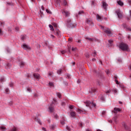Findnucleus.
I'll return each instance as SVG.
<instances>
[{"mask_svg":"<svg viewBox=\"0 0 131 131\" xmlns=\"http://www.w3.org/2000/svg\"><path fill=\"white\" fill-rule=\"evenodd\" d=\"M100 28L101 29H103L105 33H106V34L108 36H112L113 35L112 32L111 31V30H110V29L107 28L105 29H104V27L103 26H101Z\"/></svg>","mask_w":131,"mask_h":131,"instance_id":"f257e3e1","label":"nucleus"},{"mask_svg":"<svg viewBox=\"0 0 131 131\" xmlns=\"http://www.w3.org/2000/svg\"><path fill=\"white\" fill-rule=\"evenodd\" d=\"M84 103L86 107H90V108H95L96 106H97V104L94 102L86 101Z\"/></svg>","mask_w":131,"mask_h":131,"instance_id":"f03ea898","label":"nucleus"},{"mask_svg":"<svg viewBox=\"0 0 131 131\" xmlns=\"http://www.w3.org/2000/svg\"><path fill=\"white\" fill-rule=\"evenodd\" d=\"M119 48L122 50V51H128V46L127 45L121 43L119 46Z\"/></svg>","mask_w":131,"mask_h":131,"instance_id":"7ed1b4c3","label":"nucleus"},{"mask_svg":"<svg viewBox=\"0 0 131 131\" xmlns=\"http://www.w3.org/2000/svg\"><path fill=\"white\" fill-rule=\"evenodd\" d=\"M53 101L54 102H52V104H50V105L49 106V109L50 111V112H53L54 111V103H56V102H57V100H56V99H53Z\"/></svg>","mask_w":131,"mask_h":131,"instance_id":"20e7f679","label":"nucleus"},{"mask_svg":"<svg viewBox=\"0 0 131 131\" xmlns=\"http://www.w3.org/2000/svg\"><path fill=\"white\" fill-rule=\"evenodd\" d=\"M67 25L68 27H71L72 28H73L76 26V25L73 24L71 23V19H69L67 20Z\"/></svg>","mask_w":131,"mask_h":131,"instance_id":"39448f33","label":"nucleus"},{"mask_svg":"<svg viewBox=\"0 0 131 131\" xmlns=\"http://www.w3.org/2000/svg\"><path fill=\"white\" fill-rule=\"evenodd\" d=\"M116 13L119 19H121V18H122V13H121V11L120 10H117L116 11Z\"/></svg>","mask_w":131,"mask_h":131,"instance_id":"423d86ee","label":"nucleus"},{"mask_svg":"<svg viewBox=\"0 0 131 131\" xmlns=\"http://www.w3.org/2000/svg\"><path fill=\"white\" fill-rule=\"evenodd\" d=\"M85 22L86 23H87V24H89V25H91V26H93L94 25V24L93 23V21H92V19L91 18L86 19Z\"/></svg>","mask_w":131,"mask_h":131,"instance_id":"0eeeda50","label":"nucleus"},{"mask_svg":"<svg viewBox=\"0 0 131 131\" xmlns=\"http://www.w3.org/2000/svg\"><path fill=\"white\" fill-rule=\"evenodd\" d=\"M122 26L124 28V29H126L128 31H131V28L128 27L126 24H123Z\"/></svg>","mask_w":131,"mask_h":131,"instance_id":"6e6552de","label":"nucleus"},{"mask_svg":"<svg viewBox=\"0 0 131 131\" xmlns=\"http://www.w3.org/2000/svg\"><path fill=\"white\" fill-rule=\"evenodd\" d=\"M22 48H24L25 50H30V47L29 46L24 43L21 46Z\"/></svg>","mask_w":131,"mask_h":131,"instance_id":"1a4fd4ad","label":"nucleus"},{"mask_svg":"<svg viewBox=\"0 0 131 131\" xmlns=\"http://www.w3.org/2000/svg\"><path fill=\"white\" fill-rule=\"evenodd\" d=\"M107 7H108V4L106 3L104 1L102 2V8L105 10H107Z\"/></svg>","mask_w":131,"mask_h":131,"instance_id":"9d476101","label":"nucleus"},{"mask_svg":"<svg viewBox=\"0 0 131 131\" xmlns=\"http://www.w3.org/2000/svg\"><path fill=\"white\" fill-rule=\"evenodd\" d=\"M33 76L35 78H36V79H39V78H40V76L39 75V74L37 73H34L33 74Z\"/></svg>","mask_w":131,"mask_h":131,"instance_id":"9b49d317","label":"nucleus"},{"mask_svg":"<svg viewBox=\"0 0 131 131\" xmlns=\"http://www.w3.org/2000/svg\"><path fill=\"white\" fill-rule=\"evenodd\" d=\"M99 100H101L102 102L105 101V98L104 97V95H100L98 97Z\"/></svg>","mask_w":131,"mask_h":131,"instance_id":"f8f14e48","label":"nucleus"},{"mask_svg":"<svg viewBox=\"0 0 131 131\" xmlns=\"http://www.w3.org/2000/svg\"><path fill=\"white\" fill-rule=\"evenodd\" d=\"M120 112V109L118 108H114V113H115V114H116V113H117V112Z\"/></svg>","mask_w":131,"mask_h":131,"instance_id":"ddd939ff","label":"nucleus"},{"mask_svg":"<svg viewBox=\"0 0 131 131\" xmlns=\"http://www.w3.org/2000/svg\"><path fill=\"white\" fill-rule=\"evenodd\" d=\"M34 120H35V121H36L37 122H38V123H39V124L41 125V122L40 121V119H39L36 117H35Z\"/></svg>","mask_w":131,"mask_h":131,"instance_id":"4468645a","label":"nucleus"},{"mask_svg":"<svg viewBox=\"0 0 131 131\" xmlns=\"http://www.w3.org/2000/svg\"><path fill=\"white\" fill-rule=\"evenodd\" d=\"M56 4L58 7H61V4H62V0H57Z\"/></svg>","mask_w":131,"mask_h":131,"instance_id":"2eb2a0df","label":"nucleus"},{"mask_svg":"<svg viewBox=\"0 0 131 131\" xmlns=\"http://www.w3.org/2000/svg\"><path fill=\"white\" fill-rule=\"evenodd\" d=\"M70 115L71 117H75V116H76V113L74 112H71L70 113Z\"/></svg>","mask_w":131,"mask_h":131,"instance_id":"dca6fc26","label":"nucleus"},{"mask_svg":"<svg viewBox=\"0 0 131 131\" xmlns=\"http://www.w3.org/2000/svg\"><path fill=\"white\" fill-rule=\"evenodd\" d=\"M96 89L95 88H92L90 91V94H93V93H96Z\"/></svg>","mask_w":131,"mask_h":131,"instance_id":"f3484780","label":"nucleus"},{"mask_svg":"<svg viewBox=\"0 0 131 131\" xmlns=\"http://www.w3.org/2000/svg\"><path fill=\"white\" fill-rule=\"evenodd\" d=\"M7 129L5 126H0V130L5 131Z\"/></svg>","mask_w":131,"mask_h":131,"instance_id":"a211bd4d","label":"nucleus"},{"mask_svg":"<svg viewBox=\"0 0 131 131\" xmlns=\"http://www.w3.org/2000/svg\"><path fill=\"white\" fill-rule=\"evenodd\" d=\"M118 5L119 6H121V7H122L123 6V2H122L121 1H119L117 2Z\"/></svg>","mask_w":131,"mask_h":131,"instance_id":"6ab92c4d","label":"nucleus"},{"mask_svg":"<svg viewBox=\"0 0 131 131\" xmlns=\"http://www.w3.org/2000/svg\"><path fill=\"white\" fill-rule=\"evenodd\" d=\"M56 35H57V36H60V31L59 30V29H56Z\"/></svg>","mask_w":131,"mask_h":131,"instance_id":"aec40b11","label":"nucleus"},{"mask_svg":"<svg viewBox=\"0 0 131 131\" xmlns=\"http://www.w3.org/2000/svg\"><path fill=\"white\" fill-rule=\"evenodd\" d=\"M85 39H88V40H89V41H94V40H95V39L94 38L86 37Z\"/></svg>","mask_w":131,"mask_h":131,"instance_id":"412c9836","label":"nucleus"},{"mask_svg":"<svg viewBox=\"0 0 131 131\" xmlns=\"http://www.w3.org/2000/svg\"><path fill=\"white\" fill-rule=\"evenodd\" d=\"M96 17H97V19L98 21H101L102 20V17H101V16H100V15H99L98 14L97 15Z\"/></svg>","mask_w":131,"mask_h":131,"instance_id":"4be33fe9","label":"nucleus"},{"mask_svg":"<svg viewBox=\"0 0 131 131\" xmlns=\"http://www.w3.org/2000/svg\"><path fill=\"white\" fill-rule=\"evenodd\" d=\"M49 27L50 28V30H51V31H54L55 30V29H54V27H53V26H52V25H49Z\"/></svg>","mask_w":131,"mask_h":131,"instance_id":"5701e85b","label":"nucleus"},{"mask_svg":"<svg viewBox=\"0 0 131 131\" xmlns=\"http://www.w3.org/2000/svg\"><path fill=\"white\" fill-rule=\"evenodd\" d=\"M20 67H24V65H25V63L23 61H20L19 63Z\"/></svg>","mask_w":131,"mask_h":131,"instance_id":"b1692460","label":"nucleus"},{"mask_svg":"<svg viewBox=\"0 0 131 131\" xmlns=\"http://www.w3.org/2000/svg\"><path fill=\"white\" fill-rule=\"evenodd\" d=\"M9 131H18V129H17V128H16V127H13Z\"/></svg>","mask_w":131,"mask_h":131,"instance_id":"393cba45","label":"nucleus"},{"mask_svg":"<svg viewBox=\"0 0 131 131\" xmlns=\"http://www.w3.org/2000/svg\"><path fill=\"white\" fill-rule=\"evenodd\" d=\"M11 66H12V64H11L10 63H8L6 65V68H7V69H10V68H11Z\"/></svg>","mask_w":131,"mask_h":131,"instance_id":"a878e982","label":"nucleus"},{"mask_svg":"<svg viewBox=\"0 0 131 131\" xmlns=\"http://www.w3.org/2000/svg\"><path fill=\"white\" fill-rule=\"evenodd\" d=\"M69 15H70V13H69L68 11H67L65 14L66 17H69Z\"/></svg>","mask_w":131,"mask_h":131,"instance_id":"bb28decb","label":"nucleus"},{"mask_svg":"<svg viewBox=\"0 0 131 131\" xmlns=\"http://www.w3.org/2000/svg\"><path fill=\"white\" fill-rule=\"evenodd\" d=\"M122 125L125 127V129H127V126H126V124L125 123H123Z\"/></svg>","mask_w":131,"mask_h":131,"instance_id":"cd10ccee","label":"nucleus"},{"mask_svg":"<svg viewBox=\"0 0 131 131\" xmlns=\"http://www.w3.org/2000/svg\"><path fill=\"white\" fill-rule=\"evenodd\" d=\"M113 120L115 123H117V117H115L113 119Z\"/></svg>","mask_w":131,"mask_h":131,"instance_id":"c85d7f7f","label":"nucleus"},{"mask_svg":"<svg viewBox=\"0 0 131 131\" xmlns=\"http://www.w3.org/2000/svg\"><path fill=\"white\" fill-rule=\"evenodd\" d=\"M76 112H78V113H81L82 112V111L79 108H78L76 110Z\"/></svg>","mask_w":131,"mask_h":131,"instance_id":"c756f323","label":"nucleus"},{"mask_svg":"<svg viewBox=\"0 0 131 131\" xmlns=\"http://www.w3.org/2000/svg\"><path fill=\"white\" fill-rule=\"evenodd\" d=\"M60 123L61 124H65V119H63L62 120L60 121Z\"/></svg>","mask_w":131,"mask_h":131,"instance_id":"7c9ffc66","label":"nucleus"},{"mask_svg":"<svg viewBox=\"0 0 131 131\" xmlns=\"http://www.w3.org/2000/svg\"><path fill=\"white\" fill-rule=\"evenodd\" d=\"M62 69L58 70L57 71V73L58 74H62Z\"/></svg>","mask_w":131,"mask_h":131,"instance_id":"2f4dec72","label":"nucleus"},{"mask_svg":"<svg viewBox=\"0 0 131 131\" xmlns=\"http://www.w3.org/2000/svg\"><path fill=\"white\" fill-rule=\"evenodd\" d=\"M61 53L62 55H64V54H66V53H67V51L66 50H62L61 51Z\"/></svg>","mask_w":131,"mask_h":131,"instance_id":"473e14b6","label":"nucleus"},{"mask_svg":"<svg viewBox=\"0 0 131 131\" xmlns=\"http://www.w3.org/2000/svg\"><path fill=\"white\" fill-rule=\"evenodd\" d=\"M92 57H96L97 56V52H95L93 54H92Z\"/></svg>","mask_w":131,"mask_h":131,"instance_id":"72a5a7b5","label":"nucleus"},{"mask_svg":"<svg viewBox=\"0 0 131 131\" xmlns=\"http://www.w3.org/2000/svg\"><path fill=\"white\" fill-rule=\"evenodd\" d=\"M112 42H113V40H108V43H110V47H111V46H112Z\"/></svg>","mask_w":131,"mask_h":131,"instance_id":"f704fd0d","label":"nucleus"},{"mask_svg":"<svg viewBox=\"0 0 131 131\" xmlns=\"http://www.w3.org/2000/svg\"><path fill=\"white\" fill-rule=\"evenodd\" d=\"M56 95L57 96V97H58V98H61V94H60L59 93H56Z\"/></svg>","mask_w":131,"mask_h":131,"instance_id":"c9c22d12","label":"nucleus"},{"mask_svg":"<svg viewBox=\"0 0 131 131\" xmlns=\"http://www.w3.org/2000/svg\"><path fill=\"white\" fill-rule=\"evenodd\" d=\"M52 25L54 26V27H55V28H57V24L55 23H52Z\"/></svg>","mask_w":131,"mask_h":131,"instance_id":"e433bc0d","label":"nucleus"},{"mask_svg":"<svg viewBox=\"0 0 131 131\" xmlns=\"http://www.w3.org/2000/svg\"><path fill=\"white\" fill-rule=\"evenodd\" d=\"M94 73L95 74H96V75H98V74H99V72H97V70H94Z\"/></svg>","mask_w":131,"mask_h":131,"instance_id":"4c0bfd02","label":"nucleus"},{"mask_svg":"<svg viewBox=\"0 0 131 131\" xmlns=\"http://www.w3.org/2000/svg\"><path fill=\"white\" fill-rule=\"evenodd\" d=\"M9 86H10V88H13V86H14V84L12 82L10 83Z\"/></svg>","mask_w":131,"mask_h":131,"instance_id":"58836bf2","label":"nucleus"},{"mask_svg":"<svg viewBox=\"0 0 131 131\" xmlns=\"http://www.w3.org/2000/svg\"><path fill=\"white\" fill-rule=\"evenodd\" d=\"M49 84L50 86H54V83H53V82H50Z\"/></svg>","mask_w":131,"mask_h":131,"instance_id":"ea45409f","label":"nucleus"},{"mask_svg":"<svg viewBox=\"0 0 131 131\" xmlns=\"http://www.w3.org/2000/svg\"><path fill=\"white\" fill-rule=\"evenodd\" d=\"M50 128H51V129H54V128H55V125H52L51 126H50Z\"/></svg>","mask_w":131,"mask_h":131,"instance_id":"a19ab883","label":"nucleus"},{"mask_svg":"<svg viewBox=\"0 0 131 131\" xmlns=\"http://www.w3.org/2000/svg\"><path fill=\"white\" fill-rule=\"evenodd\" d=\"M40 17H42V15H43V12L40 10Z\"/></svg>","mask_w":131,"mask_h":131,"instance_id":"79ce46f5","label":"nucleus"},{"mask_svg":"<svg viewBox=\"0 0 131 131\" xmlns=\"http://www.w3.org/2000/svg\"><path fill=\"white\" fill-rule=\"evenodd\" d=\"M106 94H110L111 93V90H108L105 92Z\"/></svg>","mask_w":131,"mask_h":131,"instance_id":"37998d69","label":"nucleus"},{"mask_svg":"<svg viewBox=\"0 0 131 131\" xmlns=\"http://www.w3.org/2000/svg\"><path fill=\"white\" fill-rule=\"evenodd\" d=\"M63 5L67 6V2L65 0L63 1Z\"/></svg>","mask_w":131,"mask_h":131,"instance_id":"c03bdc74","label":"nucleus"},{"mask_svg":"<svg viewBox=\"0 0 131 131\" xmlns=\"http://www.w3.org/2000/svg\"><path fill=\"white\" fill-rule=\"evenodd\" d=\"M69 108L70 109H73V108H74V106L72 105H70Z\"/></svg>","mask_w":131,"mask_h":131,"instance_id":"a18cd8bd","label":"nucleus"},{"mask_svg":"<svg viewBox=\"0 0 131 131\" xmlns=\"http://www.w3.org/2000/svg\"><path fill=\"white\" fill-rule=\"evenodd\" d=\"M21 40H24V39H25V38H26V37H25V36H21Z\"/></svg>","mask_w":131,"mask_h":131,"instance_id":"49530a36","label":"nucleus"},{"mask_svg":"<svg viewBox=\"0 0 131 131\" xmlns=\"http://www.w3.org/2000/svg\"><path fill=\"white\" fill-rule=\"evenodd\" d=\"M46 12H47V13H48V14H52V12H51V11H50L48 9L46 10Z\"/></svg>","mask_w":131,"mask_h":131,"instance_id":"de8ad7c7","label":"nucleus"},{"mask_svg":"<svg viewBox=\"0 0 131 131\" xmlns=\"http://www.w3.org/2000/svg\"><path fill=\"white\" fill-rule=\"evenodd\" d=\"M113 92L114 93V94H116L117 93V90L116 89H114Z\"/></svg>","mask_w":131,"mask_h":131,"instance_id":"09e8293b","label":"nucleus"},{"mask_svg":"<svg viewBox=\"0 0 131 131\" xmlns=\"http://www.w3.org/2000/svg\"><path fill=\"white\" fill-rule=\"evenodd\" d=\"M81 14H83V11H79L78 12V15H81Z\"/></svg>","mask_w":131,"mask_h":131,"instance_id":"8fccbe9b","label":"nucleus"},{"mask_svg":"<svg viewBox=\"0 0 131 131\" xmlns=\"http://www.w3.org/2000/svg\"><path fill=\"white\" fill-rule=\"evenodd\" d=\"M6 51H7V53H10V52H11V50L9 48H7Z\"/></svg>","mask_w":131,"mask_h":131,"instance_id":"3c124183","label":"nucleus"},{"mask_svg":"<svg viewBox=\"0 0 131 131\" xmlns=\"http://www.w3.org/2000/svg\"><path fill=\"white\" fill-rule=\"evenodd\" d=\"M77 42H78V43H80V45H81V40H78L77 41Z\"/></svg>","mask_w":131,"mask_h":131,"instance_id":"603ef678","label":"nucleus"},{"mask_svg":"<svg viewBox=\"0 0 131 131\" xmlns=\"http://www.w3.org/2000/svg\"><path fill=\"white\" fill-rule=\"evenodd\" d=\"M117 61L119 63H120V62H121V59L118 58V59H117Z\"/></svg>","mask_w":131,"mask_h":131,"instance_id":"864d4df0","label":"nucleus"},{"mask_svg":"<svg viewBox=\"0 0 131 131\" xmlns=\"http://www.w3.org/2000/svg\"><path fill=\"white\" fill-rule=\"evenodd\" d=\"M85 57H86V58H90V54H86L85 55Z\"/></svg>","mask_w":131,"mask_h":131,"instance_id":"5fc2aeb1","label":"nucleus"},{"mask_svg":"<svg viewBox=\"0 0 131 131\" xmlns=\"http://www.w3.org/2000/svg\"><path fill=\"white\" fill-rule=\"evenodd\" d=\"M105 72L107 75L110 73V71L109 70L106 71Z\"/></svg>","mask_w":131,"mask_h":131,"instance_id":"6e6d98bb","label":"nucleus"},{"mask_svg":"<svg viewBox=\"0 0 131 131\" xmlns=\"http://www.w3.org/2000/svg\"><path fill=\"white\" fill-rule=\"evenodd\" d=\"M4 79H5V78L4 77H2L1 79V82H3V81H4Z\"/></svg>","mask_w":131,"mask_h":131,"instance_id":"4d7b16f0","label":"nucleus"},{"mask_svg":"<svg viewBox=\"0 0 131 131\" xmlns=\"http://www.w3.org/2000/svg\"><path fill=\"white\" fill-rule=\"evenodd\" d=\"M67 129H68V130H69V131H70V127L67 126Z\"/></svg>","mask_w":131,"mask_h":131,"instance_id":"13d9d810","label":"nucleus"},{"mask_svg":"<svg viewBox=\"0 0 131 131\" xmlns=\"http://www.w3.org/2000/svg\"><path fill=\"white\" fill-rule=\"evenodd\" d=\"M66 75H67V78H68V79L70 78V75L67 74Z\"/></svg>","mask_w":131,"mask_h":131,"instance_id":"bf43d9fd","label":"nucleus"},{"mask_svg":"<svg viewBox=\"0 0 131 131\" xmlns=\"http://www.w3.org/2000/svg\"><path fill=\"white\" fill-rule=\"evenodd\" d=\"M67 12V11H65V10H63L62 11V14H66Z\"/></svg>","mask_w":131,"mask_h":131,"instance_id":"052dcab7","label":"nucleus"},{"mask_svg":"<svg viewBox=\"0 0 131 131\" xmlns=\"http://www.w3.org/2000/svg\"><path fill=\"white\" fill-rule=\"evenodd\" d=\"M54 117H55V118H56V119H58V115H54Z\"/></svg>","mask_w":131,"mask_h":131,"instance_id":"680f3d73","label":"nucleus"},{"mask_svg":"<svg viewBox=\"0 0 131 131\" xmlns=\"http://www.w3.org/2000/svg\"><path fill=\"white\" fill-rule=\"evenodd\" d=\"M53 74V72H50L49 73V76H52V75Z\"/></svg>","mask_w":131,"mask_h":131,"instance_id":"e2e57ef3","label":"nucleus"},{"mask_svg":"<svg viewBox=\"0 0 131 131\" xmlns=\"http://www.w3.org/2000/svg\"><path fill=\"white\" fill-rule=\"evenodd\" d=\"M9 91H10V90H9V89H6V92L7 93H9Z\"/></svg>","mask_w":131,"mask_h":131,"instance_id":"0e129e2a","label":"nucleus"},{"mask_svg":"<svg viewBox=\"0 0 131 131\" xmlns=\"http://www.w3.org/2000/svg\"><path fill=\"white\" fill-rule=\"evenodd\" d=\"M92 61H93V62H95V61H96V59L93 58H92Z\"/></svg>","mask_w":131,"mask_h":131,"instance_id":"69168bd1","label":"nucleus"},{"mask_svg":"<svg viewBox=\"0 0 131 131\" xmlns=\"http://www.w3.org/2000/svg\"><path fill=\"white\" fill-rule=\"evenodd\" d=\"M15 30H16V31H18V30H19V28H18V27H16V28H15Z\"/></svg>","mask_w":131,"mask_h":131,"instance_id":"338daca9","label":"nucleus"},{"mask_svg":"<svg viewBox=\"0 0 131 131\" xmlns=\"http://www.w3.org/2000/svg\"><path fill=\"white\" fill-rule=\"evenodd\" d=\"M86 131H92V129L88 128L86 129Z\"/></svg>","mask_w":131,"mask_h":131,"instance_id":"774afa93","label":"nucleus"}]
</instances>
